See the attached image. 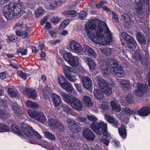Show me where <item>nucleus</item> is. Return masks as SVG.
<instances>
[{
    "instance_id": "1",
    "label": "nucleus",
    "mask_w": 150,
    "mask_h": 150,
    "mask_svg": "<svg viewBox=\"0 0 150 150\" xmlns=\"http://www.w3.org/2000/svg\"><path fill=\"white\" fill-rule=\"evenodd\" d=\"M94 43L104 45L109 44L112 40L111 32L106 23L94 18Z\"/></svg>"
},
{
    "instance_id": "2",
    "label": "nucleus",
    "mask_w": 150,
    "mask_h": 150,
    "mask_svg": "<svg viewBox=\"0 0 150 150\" xmlns=\"http://www.w3.org/2000/svg\"><path fill=\"white\" fill-rule=\"evenodd\" d=\"M21 11V6L13 3H11L5 6L3 9L4 16L8 20L11 19L13 16L19 14Z\"/></svg>"
},
{
    "instance_id": "3",
    "label": "nucleus",
    "mask_w": 150,
    "mask_h": 150,
    "mask_svg": "<svg viewBox=\"0 0 150 150\" xmlns=\"http://www.w3.org/2000/svg\"><path fill=\"white\" fill-rule=\"evenodd\" d=\"M121 36V41L123 46H125L129 50L134 51L136 48L137 44L132 37L125 32H122Z\"/></svg>"
},
{
    "instance_id": "4",
    "label": "nucleus",
    "mask_w": 150,
    "mask_h": 150,
    "mask_svg": "<svg viewBox=\"0 0 150 150\" xmlns=\"http://www.w3.org/2000/svg\"><path fill=\"white\" fill-rule=\"evenodd\" d=\"M94 133L101 136L109 137L110 134L108 132L107 124L103 122H98V120L94 117Z\"/></svg>"
},
{
    "instance_id": "5",
    "label": "nucleus",
    "mask_w": 150,
    "mask_h": 150,
    "mask_svg": "<svg viewBox=\"0 0 150 150\" xmlns=\"http://www.w3.org/2000/svg\"><path fill=\"white\" fill-rule=\"evenodd\" d=\"M22 131L27 136H34L38 139L41 138L39 133L32 129L31 127L25 124H22L21 125Z\"/></svg>"
},
{
    "instance_id": "6",
    "label": "nucleus",
    "mask_w": 150,
    "mask_h": 150,
    "mask_svg": "<svg viewBox=\"0 0 150 150\" xmlns=\"http://www.w3.org/2000/svg\"><path fill=\"white\" fill-rule=\"evenodd\" d=\"M28 113L30 117L40 122L44 123L46 122V117L42 112L29 110L28 111Z\"/></svg>"
},
{
    "instance_id": "7",
    "label": "nucleus",
    "mask_w": 150,
    "mask_h": 150,
    "mask_svg": "<svg viewBox=\"0 0 150 150\" xmlns=\"http://www.w3.org/2000/svg\"><path fill=\"white\" fill-rule=\"evenodd\" d=\"M85 30L89 38L94 42V19H90L86 23Z\"/></svg>"
},
{
    "instance_id": "8",
    "label": "nucleus",
    "mask_w": 150,
    "mask_h": 150,
    "mask_svg": "<svg viewBox=\"0 0 150 150\" xmlns=\"http://www.w3.org/2000/svg\"><path fill=\"white\" fill-rule=\"evenodd\" d=\"M58 83L63 89L67 92L71 93L74 89L69 82L64 77L61 76L58 78Z\"/></svg>"
},
{
    "instance_id": "9",
    "label": "nucleus",
    "mask_w": 150,
    "mask_h": 150,
    "mask_svg": "<svg viewBox=\"0 0 150 150\" xmlns=\"http://www.w3.org/2000/svg\"><path fill=\"white\" fill-rule=\"evenodd\" d=\"M98 82L100 88L103 90V92L106 95L109 96L111 94L112 88L110 86L108 83L103 79L98 80Z\"/></svg>"
},
{
    "instance_id": "10",
    "label": "nucleus",
    "mask_w": 150,
    "mask_h": 150,
    "mask_svg": "<svg viewBox=\"0 0 150 150\" xmlns=\"http://www.w3.org/2000/svg\"><path fill=\"white\" fill-rule=\"evenodd\" d=\"M63 57L65 60L72 66L76 67L79 64L78 58L73 56L70 53H64Z\"/></svg>"
},
{
    "instance_id": "11",
    "label": "nucleus",
    "mask_w": 150,
    "mask_h": 150,
    "mask_svg": "<svg viewBox=\"0 0 150 150\" xmlns=\"http://www.w3.org/2000/svg\"><path fill=\"white\" fill-rule=\"evenodd\" d=\"M149 91V88L147 85L139 83L137 85V89L135 91L134 94L135 95L140 97Z\"/></svg>"
},
{
    "instance_id": "12",
    "label": "nucleus",
    "mask_w": 150,
    "mask_h": 150,
    "mask_svg": "<svg viewBox=\"0 0 150 150\" xmlns=\"http://www.w3.org/2000/svg\"><path fill=\"white\" fill-rule=\"evenodd\" d=\"M113 64L115 66H112L113 67V72L115 74H116L118 77H123L125 75L123 70V67L122 66L117 65L118 64L116 62H113Z\"/></svg>"
},
{
    "instance_id": "13",
    "label": "nucleus",
    "mask_w": 150,
    "mask_h": 150,
    "mask_svg": "<svg viewBox=\"0 0 150 150\" xmlns=\"http://www.w3.org/2000/svg\"><path fill=\"white\" fill-rule=\"evenodd\" d=\"M105 119L114 127L117 128L119 124L118 121L115 118L112 117L110 115L107 113L104 114Z\"/></svg>"
},
{
    "instance_id": "14",
    "label": "nucleus",
    "mask_w": 150,
    "mask_h": 150,
    "mask_svg": "<svg viewBox=\"0 0 150 150\" xmlns=\"http://www.w3.org/2000/svg\"><path fill=\"white\" fill-rule=\"evenodd\" d=\"M24 91L25 95L29 98L35 99L36 97V92L34 89L26 88Z\"/></svg>"
},
{
    "instance_id": "15",
    "label": "nucleus",
    "mask_w": 150,
    "mask_h": 150,
    "mask_svg": "<svg viewBox=\"0 0 150 150\" xmlns=\"http://www.w3.org/2000/svg\"><path fill=\"white\" fill-rule=\"evenodd\" d=\"M69 48L71 50L78 52L81 51L83 49L80 44L75 40H73L70 42Z\"/></svg>"
},
{
    "instance_id": "16",
    "label": "nucleus",
    "mask_w": 150,
    "mask_h": 150,
    "mask_svg": "<svg viewBox=\"0 0 150 150\" xmlns=\"http://www.w3.org/2000/svg\"><path fill=\"white\" fill-rule=\"evenodd\" d=\"M70 105L72 108L78 110H81L83 106L81 101L75 97H74Z\"/></svg>"
},
{
    "instance_id": "17",
    "label": "nucleus",
    "mask_w": 150,
    "mask_h": 150,
    "mask_svg": "<svg viewBox=\"0 0 150 150\" xmlns=\"http://www.w3.org/2000/svg\"><path fill=\"white\" fill-rule=\"evenodd\" d=\"M138 115L142 117L146 116L150 114V108L144 106L137 111Z\"/></svg>"
},
{
    "instance_id": "18",
    "label": "nucleus",
    "mask_w": 150,
    "mask_h": 150,
    "mask_svg": "<svg viewBox=\"0 0 150 150\" xmlns=\"http://www.w3.org/2000/svg\"><path fill=\"white\" fill-rule=\"evenodd\" d=\"M84 87L87 89H90L91 87V82L90 79L88 76L83 77L81 80Z\"/></svg>"
},
{
    "instance_id": "19",
    "label": "nucleus",
    "mask_w": 150,
    "mask_h": 150,
    "mask_svg": "<svg viewBox=\"0 0 150 150\" xmlns=\"http://www.w3.org/2000/svg\"><path fill=\"white\" fill-rule=\"evenodd\" d=\"M52 101L54 106L58 107L60 104L61 99L59 96L55 94H53L52 96Z\"/></svg>"
},
{
    "instance_id": "20",
    "label": "nucleus",
    "mask_w": 150,
    "mask_h": 150,
    "mask_svg": "<svg viewBox=\"0 0 150 150\" xmlns=\"http://www.w3.org/2000/svg\"><path fill=\"white\" fill-rule=\"evenodd\" d=\"M83 136L87 140H93L94 139L93 132L88 129L84 130L83 132Z\"/></svg>"
},
{
    "instance_id": "21",
    "label": "nucleus",
    "mask_w": 150,
    "mask_h": 150,
    "mask_svg": "<svg viewBox=\"0 0 150 150\" xmlns=\"http://www.w3.org/2000/svg\"><path fill=\"white\" fill-rule=\"evenodd\" d=\"M118 132L120 136L125 139L127 136L126 127L123 125H121L120 127L118 128Z\"/></svg>"
},
{
    "instance_id": "22",
    "label": "nucleus",
    "mask_w": 150,
    "mask_h": 150,
    "mask_svg": "<svg viewBox=\"0 0 150 150\" xmlns=\"http://www.w3.org/2000/svg\"><path fill=\"white\" fill-rule=\"evenodd\" d=\"M11 108L14 112L16 114H18L17 115L18 116L19 114L22 113V111L21 109L19 106L17 104L16 102L12 103L11 105Z\"/></svg>"
},
{
    "instance_id": "23",
    "label": "nucleus",
    "mask_w": 150,
    "mask_h": 150,
    "mask_svg": "<svg viewBox=\"0 0 150 150\" xmlns=\"http://www.w3.org/2000/svg\"><path fill=\"white\" fill-rule=\"evenodd\" d=\"M136 37L138 42L142 45H144L145 44L146 39L144 35L142 34L140 32H137Z\"/></svg>"
},
{
    "instance_id": "24",
    "label": "nucleus",
    "mask_w": 150,
    "mask_h": 150,
    "mask_svg": "<svg viewBox=\"0 0 150 150\" xmlns=\"http://www.w3.org/2000/svg\"><path fill=\"white\" fill-rule=\"evenodd\" d=\"M60 94L63 100L70 105L74 97L69 96L63 92H61Z\"/></svg>"
},
{
    "instance_id": "25",
    "label": "nucleus",
    "mask_w": 150,
    "mask_h": 150,
    "mask_svg": "<svg viewBox=\"0 0 150 150\" xmlns=\"http://www.w3.org/2000/svg\"><path fill=\"white\" fill-rule=\"evenodd\" d=\"M60 94L63 100L70 105L74 97L69 96L63 92H61Z\"/></svg>"
},
{
    "instance_id": "26",
    "label": "nucleus",
    "mask_w": 150,
    "mask_h": 150,
    "mask_svg": "<svg viewBox=\"0 0 150 150\" xmlns=\"http://www.w3.org/2000/svg\"><path fill=\"white\" fill-rule=\"evenodd\" d=\"M48 124L52 128L57 129L59 125L60 124V122L58 120L50 119L49 120Z\"/></svg>"
},
{
    "instance_id": "27",
    "label": "nucleus",
    "mask_w": 150,
    "mask_h": 150,
    "mask_svg": "<svg viewBox=\"0 0 150 150\" xmlns=\"http://www.w3.org/2000/svg\"><path fill=\"white\" fill-rule=\"evenodd\" d=\"M83 52L86 55L94 56V51L93 49L87 45H84L83 48Z\"/></svg>"
},
{
    "instance_id": "28",
    "label": "nucleus",
    "mask_w": 150,
    "mask_h": 150,
    "mask_svg": "<svg viewBox=\"0 0 150 150\" xmlns=\"http://www.w3.org/2000/svg\"><path fill=\"white\" fill-rule=\"evenodd\" d=\"M63 0H52L50 3V7L51 9H55L57 6H61L62 4Z\"/></svg>"
},
{
    "instance_id": "29",
    "label": "nucleus",
    "mask_w": 150,
    "mask_h": 150,
    "mask_svg": "<svg viewBox=\"0 0 150 150\" xmlns=\"http://www.w3.org/2000/svg\"><path fill=\"white\" fill-rule=\"evenodd\" d=\"M105 69H102L101 70V72L103 75L106 78L109 79L110 82H113L112 79L109 77V75L111 73L110 69L108 67H105Z\"/></svg>"
},
{
    "instance_id": "30",
    "label": "nucleus",
    "mask_w": 150,
    "mask_h": 150,
    "mask_svg": "<svg viewBox=\"0 0 150 150\" xmlns=\"http://www.w3.org/2000/svg\"><path fill=\"white\" fill-rule=\"evenodd\" d=\"M136 7V10L137 13L142 14L144 13L143 9V3L140 0L137 4Z\"/></svg>"
},
{
    "instance_id": "31",
    "label": "nucleus",
    "mask_w": 150,
    "mask_h": 150,
    "mask_svg": "<svg viewBox=\"0 0 150 150\" xmlns=\"http://www.w3.org/2000/svg\"><path fill=\"white\" fill-rule=\"evenodd\" d=\"M62 68L64 70L65 74H68V71L75 74L77 72L76 70L73 69L71 67L67 66L64 64L62 66Z\"/></svg>"
},
{
    "instance_id": "32",
    "label": "nucleus",
    "mask_w": 150,
    "mask_h": 150,
    "mask_svg": "<svg viewBox=\"0 0 150 150\" xmlns=\"http://www.w3.org/2000/svg\"><path fill=\"white\" fill-rule=\"evenodd\" d=\"M82 101L86 106L88 107L92 106L93 104L90 98L87 96L83 97Z\"/></svg>"
},
{
    "instance_id": "33",
    "label": "nucleus",
    "mask_w": 150,
    "mask_h": 150,
    "mask_svg": "<svg viewBox=\"0 0 150 150\" xmlns=\"http://www.w3.org/2000/svg\"><path fill=\"white\" fill-rule=\"evenodd\" d=\"M62 13L67 17H75L76 16V11L74 10H71L63 11Z\"/></svg>"
},
{
    "instance_id": "34",
    "label": "nucleus",
    "mask_w": 150,
    "mask_h": 150,
    "mask_svg": "<svg viewBox=\"0 0 150 150\" xmlns=\"http://www.w3.org/2000/svg\"><path fill=\"white\" fill-rule=\"evenodd\" d=\"M26 105L30 108H33L35 109H38V105L35 102H33L30 100H28L26 103Z\"/></svg>"
},
{
    "instance_id": "35",
    "label": "nucleus",
    "mask_w": 150,
    "mask_h": 150,
    "mask_svg": "<svg viewBox=\"0 0 150 150\" xmlns=\"http://www.w3.org/2000/svg\"><path fill=\"white\" fill-rule=\"evenodd\" d=\"M120 84L125 89L129 90L130 88V84L128 83L127 80L125 79H121L120 80Z\"/></svg>"
},
{
    "instance_id": "36",
    "label": "nucleus",
    "mask_w": 150,
    "mask_h": 150,
    "mask_svg": "<svg viewBox=\"0 0 150 150\" xmlns=\"http://www.w3.org/2000/svg\"><path fill=\"white\" fill-rule=\"evenodd\" d=\"M100 50L101 52L106 55L109 56L111 54V50L110 48L106 47L105 48H102Z\"/></svg>"
},
{
    "instance_id": "37",
    "label": "nucleus",
    "mask_w": 150,
    "mask_h": 150,
    "mask_svg": "<svg viewBox=\"0 0 150 150\" xmlns=\"http://www.w3.org/2000/svg\"><path fill=\"white\" fill-rule=\"evenodd\" d=\"M111 105L113 111L117 112H119L120 111L121 109L120 105H117L114 101L111 102Z\"/></svg>"
},
{
    "instance_id": "38",
    "label": "nucleus",
    "mask_w": 150,
    "mask_h": 150,
    "mask_svg": "<svg viewBox=\"0 0 150 150\" xmlns=\"http://www.w3.org/2000/svg\"><path fill=\"white\" fill-rule=\"evenodd\" d=\"M101 108L103 110L104 112L109 113L110 109L107 103L103 102L101 105Z\"/></svg>"
},
{
    "instance_id": "39",
    "label": "nucleus",
    "mask_w": 150,
    "mask_h": 150,
    "mask_svg": "<svg viewBox=\"0 0 150 150\" xmlns=\"http://www.w3.org/2000/svg\"><path fill=\"white\" fill-rule=\"evenodd\" d=\"M96 89H94V93ZM104 95L102 92L99 89H96V93H94V96L97 99H103Z\"/></svg>"
},
{
    "instance_id": "40",
    "label": "nucleus",
    "mask_w": 150,
    "mask_h": 150,
    "mask_svg": "<svg viewBox=\"0 0 150 150\" xmlns=\"http://www.w3.org/2000/svg\"><path fill=\"white\" fill-rule=\"evenodd\" d=\"M8 92L9 96L11 97H17L18 99H20V96L18 95L16 92L12 88H9L8 90Z\"/></svg>"
},
{
    "instance_id": "41",
    "label": "nucleus",
    "mask_w": 150,
    "mask_h": 150,
    "mask_svg": "<svg viewBox=\"0 0 150 150\" xmlns=\"http://www.w3.org/2000/svg\"><path fill=\"white\" fill-rule=\"evenodd\" d=\"M11 128L13 132L20 136L22 135V134L19 129L18 127L16 125H13L11 127Z\"/></svg>"
},
{
    "instance_id": "42",
    "label": "nucleus",
    "mask_w": 150,
    "mask_h": 150,
    "mask_svg": "<svg viewBox=\"0 0 150 150\" xmlns=\"http://www.w3.org/2000/svg\"><path fill=\"white\" fill-rule=\"evenodd\" d=\"M9 116L10 114L6 112L5 110L0 109V117L3 120L7 119Z\"/></svg>"
},
{
    "instance_id": "43",
    "label": "nucleus",
    "mask_w": 150,
    "mask_h": 150,
    "mask_svg": "<svg viewBox=\"0 0 150 150\" xmlns=\"http://www.w3.org/2000/svg\"><path fill=\"white\" fill-rule=\"evenodd\" d=\"M142 54L141 51L137 50L135 51L134 55V58L137 61H139L141 60L142 58Z\"/></svg>"
},
{
    "instance_id": "44",
    "label": "nucleus",
    "mask_w": 150,
    "mask_h": 150,
    "mask_svg": "<svg viewBox=\"0 0 150 150\" xmlns=\"http://www.w3.org/2000/svg\"><path fill=\"white\" fill-rule=\"evenodd\" d=\"M86 62L88 64L90 69L91 71H92L94 70V62L90 58L87 59L86 61Z\"/></svg>"
},
{
    "instance_id": "45",
    "label": "nucleus",
    "mask_w": 150,
    "mask_h": 150,
    "mask_svg": "<svg viewBox=\"0 0 150 150\" xmlns=\"http://www.w3.org/2000/svg\"><path fill=\"white\" fill-rule=\"evenodd\" d=\"M121 18L122 19H124L123 20L127 23H130L131 22V18L129 15L126 13H123L121 16Z\"/></svg>"
},
{
    "instance_id": "46",
    "label": "nucleus",
    "mask_w": 150,
    "mask_h": 150,
    "mask_svg": "<svg viewBox=\"0 0 150 150\" xmlns=\"http://www.w3.org/2000/svg\"><path fill=\"white\" fill-rule=\"evenodd\" d=\"M16 34L17 35L20 36H22L23 38H25L27 37L28 33L26 31H24L22 30L21 31L17 30L16 31Z\"/></svg>"
},
{
    "instance_id": "47",
    "label": "nucleus",
    "mask_w": 150,
    "mask_h": 150,
    "mask_svg": "<svg viewBox=\"0 0 150 150\" xmlns=\"http://www.w3.org/2000/svg\"><path fill=\"white\" fill-rule=\"evenodd\" d=\"M44 135L47 138L52 140H54L55 139V137L52 133L48 131L45 132Z\"/></svg>"
},
{
    "instance_id": "48",
    "label": "nucleus",
    "mask_w": 150,
    "mask_h": 150,
    "mask_svg": "<svg viewBox=\"0 0 150 150\" xmlns=\"http://www.w3.org/2000/svg\"><path fill=\"white\" fill-rule=\"evenodd\" d=\"M123 110L124 113L126 114H128L129 115H131L137 114L136 112H135L133 110H131L127 107L124 108Z\"/></svg>"
},
{
    "instance_id": "49",
    "label": "nucleus",
    "mask_w": 150,
    "mask_h": 150,
    "mask_svg": "<svg viewBox=\"0 0 150 150\" xmlns=\"http://www.w3.org/2000/svg\"><path fill=\"white\" fill-rule=\"evenodd\" d=\"M10 127L5 125L0 124V132H8L9 131Z\"/></svg>"
},
{
    "instance_id": "50",
    "label": "nucleus",
    "mask_w": 150,
    "mask_h": 150,
    "mask_svg": "<svg viewBox=\"0 0 150 150\" xmlns=\"http://www.w3.org/2000/svg\"><path fill=\"white\" fill-rule=\"evenodd\" d=\"M61 107L62 108L63 110L67 113L72 112V109L68 105H66L65 104H62L61 105Z\"/></svg>"
},
{
    "instance_id": "51",
    "label": "nucleus",
    "mask_w": 150,
    "mask_h": 150,
    "mask_svg": "<svg viewBox=\"0 0 150 150\" xmlns=\"http://www.w3.org/2000/svg\"><path fill=\"white\" fill-rule=\"evenodd\" d=\"M65 75L68 80L71 82H75L76 80L75 76V75L72 76L70 74H65Z\"/></svg>"
},
{
    "instance_id": "52",
    "label": "nucleus",
    "mask_w": 150,
    "mask_h": 150,
    "mask_svg": "<svg viewBox=\"0 0 150 150\" xmlns=\"http://www.w3.org/2000/svg\"><path fill=\"white\" fill-rule=\"evenodd\" d=\"M87 15V13L84 11H81L79 14V18L80 20L85 19Z\"/></svg>"
},
{
    "instance_id": "53",
    "label": "nucleus",
    "mask_w": 150,
    "mask_h": 150,
    "mask_svg": "<svg viewBox=\"0 0 150 150\" xmlns=\"http://www.w3.org/2000/svg\"><path fill=\"white\" fill-rule=\"evenodd\" d=\"M126 99L128 103H132L134 101L133 96L132 94H128L126 97Z\"/></svg>"
},
{
    "instance_id": "54",
    "label": "nucleus",
    "mask_w": 150,
    "mask_h": 150,
    "mask_svg": "<svg viewBox=\"0 0 150 150\" xmlns=\"http://www.w3.org/2000/svg\"><path fill=\"white\" fill-rule=\"evenodd\" d=\"M70 21L69 19H67L64 21L62 22L59 26V28H65L69 23Z\"/></svg>"
},
{
    "instance_id": "55",
    "label": "nucleus",
    "mask_w": 150,
    "mask_h": 150,
    "mask_svg": "<svg viewBox=\"0 0 150 150\" xmlns=\"http://www.w3.org/2000/svg\"><path fill=\"white\" fill-rule=\"evenodd\" d=\"M8 40L13 42H16L17 39V37L15 35H10L7 36Z\"/></svg>"
},
{
    "instance_id": "56",
    "label": "nucleus",
    "mask_w": 150,
    "mask_h": 150,
    "mask_svg": "<svg viewBox=\"0 0 150 150\" xmlns=\"http://www.w3.org/2000/svg\"><path fill=\"white\" fill-rule=\"evenodd\" d=\"M100 142L105 144L106 146H108L110 143V141H109L107 138H100Z\"/></svg>"
},
{
    "instance_id": "57",
    "label": "nucleus",
    "mask_w": 150,
    "mask_h": 150,
    "mask_svg": "<svg viewBox=\"0 0 150 150\" xmlns=\"http://www.w3.org/2000/svg\"><path fill=\"white\" fill-rule=\"evenodd\" d=\"M76 127L75 123V124L72 125L69 127V128L71 131L73 133H76L78 132V130Z\"/></svg>"
},
{
    "instance_id": "58",
    "label": "nucleus",
    "mask_w": 150,
    "mask_h": 150,
    "mask_svg": "<svg viewBox=\"0 0 150 150\" xmlns=\"http://www.w3.org/2000/svg\"><path fill=\"white\" fill-rule=\"evenodd\" d=\"M44 10L42 9L38 10L35 12V15L37 17H39L40 16L42 15L44 13Z\"/></svg>"
},
{
    "instance_id": "59",
    "label": "nucleus",
    "mask_w": 150,
    "mask_h": 150,
    "mask_svg": "<svg viewBox=\"0 0 150 150\" xmlns=\"http://www.w3.org/2000/svg\"><path fill=\"white\" fill-rule=\"evenodd\" d=\"M87 117L88 120L91 121H93L92 125L90 126V127L94 131V127H93V124H94V117L93 116L89 115H87Z\"/></svg>"
},
{
    "instance_id": "60",
    "label": "nucleus",
    "mask_w": 150,
    "mask_h": 150,
    "mask_svg": "<svg viewBox=\"0 0 150 150\" xmlns=\"http://www.w3.org/2000/svg\"><path fill=\"white\" fill-rule=\"evenodd\" d=\"M17 75L24 79L25 80L26 78L25 73L21 71H19L17 72Z\"/></svg>"
},
{
    "instance_id": "61",
    "label": "nucleus",
    "mask_w": 150,
    "mask_h": 150,
    "mask_svg": "<svg viewBox=\"0 0 150 150\" xmlns=\"http://www.w3.org/2000/svg\"><path fill=\"white\" fill-rule=\"evenodd\" d=\"M9 65L13 68L16 69H18L19 67L18 64L15 61L10 62Z\"/></svg>"
},
{
    "instance_id": "62",
    "label": "nucleus",
    "mask_w": 150,
    "mask_h": 150,
    "mask_svg": "<svg viewBox=\"0 0 150 150\" xmlns=\"http://www.w3.org/2000/svg\"><path fill=\"white\" fill-rule=\"evenodd\" d=\"M88 9L90 10L91 13H93V8L94 6L93 2H91V3H89L88 4Z\"/></svg>"
},
{
    "instance_id": "63",
    "label": "nucleus",
    "mask_w": 150,
    "mask_h": 150,
    "mask_svg": "<svg viewBox=\"0 0 150 150\" xmlns=\"http://www.w3.org/2000/svg\"><path fill=\"white\" fill-rule=\"evenodd\" d=\"M66 122L69 127L72 125H74L75 123L73 121L69 118L67 119Z\"/></svg>"
},
{
    "instance_id": "64",
    "label": "nucleus",
    "mask_w": 150,
    "mask_h": 150,
    "mask_svg": "<svg viewBox=\"0 0 150 150\" xmlns=\"http://www.w3.org/2000/svg\"><path fill=\"white\" fill-rule=\"evenodd\" d=\"M14 28L16 29L21 30L23 29V25L19 23H17L14 26Z\"/></svg>"
}]
</instances>
